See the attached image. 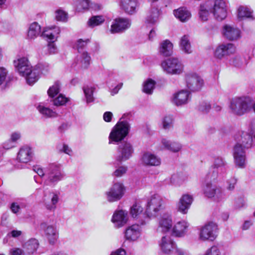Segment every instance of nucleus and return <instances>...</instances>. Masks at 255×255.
<instances>
[{
  "label": "nucleus",
  "mask_w": 255,
  "mask_h": 255,
  "mask_svg": "<svg viewBox=\"0 0 255 255\" xmlns=\"http://www.w3.org/2000/svg\"><path fill=\"white\" fill-rule=\"evenodd\" d=\"M73 6L78 12H84L89 9L90 0H74Z\"/></svg>",
  "instance_id": "nucleus-41"
},
{
  "label": "nucleus",
  "mask_w": 255,
  "mask_h": 255,
  "mask_svg": "<svg viewBox=\"0 0 255 255\" xmlns=\"http://www.w3.org/2000/svg\"><path fill=\"white\" fill-rule=\"evenodd\" d=\"M128 168L125 166H121L113 173V175L117 177H121L127 171Z\"/></svg>",
  "instance_id": "nucleus-56"
},
{
  "label": "nucleus",
  "mask_w": 255,
  "mask_h": 255,
  "mask_svg": "<svg viewBox=\"0 0 255 255\" xmlns=\"http://www.w3.org/2000/svg\"><path fill=\"white\" fill-rule=\"evenodd\" d=\"M189 223L184 220L177 222L172 228V234L176 237H183L187 234Z\"/></svg>",
  "instance_id": "nucleus-31"
},
{
  "label": "nucleus",
  "mask_w": 255,
  "mask_h": 255,
  "mask_svg": "<svg viewBox=\"0 0 255 255\" xmlns=\"http://www.w3.org/2000/svg\"><path fill=\"white\" fill-rule=\"evenodd\" d=\"M211 12L218 20H223L227 16V5L224 0H215Z\"/></svg>",
  "instance_id": "nucleus-14"
},
{
  "label": "nucleus",
  "mask_w": 255,
  "mask_h": 255,
  "mask_svg": "<svg viewBox=\"0 0 255 255\" xmlns=\"http://www.w3.org/2000/svg\"><path fill=\"white\" fill-rule=\"evenodd\" d=\"M33 170L34 172L37 173V174L41 177H43L45 176V178H46V171L45 168L43 169L39 166H35L33 167Z\"/></svg>",
  "instance_id": "nucleus-59"
},
{
  "label": "nucleus",
  "mask_w": 255,
  "mask_h": 255,
  "mask_svg": "<svg viewBox=\"0 0 255 255\" xmlns=\"http://www.w3.org/2000/svg\"><path fill=\"white\" fill-rule=\"evenodd\" d=\"M44 233L48 242L51 245H54L58 238V233L55 227L48 226L44 230Z\"/></svg>",
  "instance_id": "nucleus-33"
},
{
  "label": "nucleus",
  "mask_w": 255,
  "mask_h": 255,
  "mask_svg": "<svg viewBox=\"0 0 255 255\" xmlns=\"http://www.w3.org/2000/svg\"><path fill=\"white\" fill-rule=\"evenodd\" d=\"M252 105V100L248 97H235L230 102V109L232 114L242 116L251 110Z\"/></svg>",
  "instance_id": "nucleus-2"
},
{
  "label": "nucleus",
  "mask_w": 255,
  "mask_h": 255,
  "mask_svg": "<svg viewBox=\"0 0 255 255\" xmlns=\"http://www.w3.org/2000/svg\"><path fill=\"white\" fill-rule=\"evenodd\" d=\"M163 204L162 197L158 194H154L148 199L146 206V213L149 217H155L160 211Z\"/></svg>",
  "instance_id": "nucleus-6"
},
{
  "label": "nucleus",
  "mask_w": 255,
  "mask_h": 255,
  "mask_svg": "<svg viewBox=\"0 0 255 255\" xmlns=\"http://www.w3.org/2000/svg\"><path fill=\"white\" fill-rule=\"evenodd\" d=\"M222 34L229 41H237L241 37V30L233 25L226 24L223 26Z\"/></svg>",
  "instance_id": "nucleus-17"
},
{
  "label": "nucleus",
  "mask_w": 255,
  "mask_h": 255,
  "mask_svg": "<svg viewBox=\"0 0 255 255\" xmlns=\"http://www.w3.org/2000/svg\"><path fill=\"white\" fill-rule=\"evenodd\" d=\"M185 80L186 87L193 92L200 91L204 84L203 79L195 73H187L185 75Z\"/></svg>",
  "instance_id": "nucleus-11"
},
{
  "label": "nucleus",
  "mask_w": 255,
  "mask_h": 255,
  "mask_svg": "<svg viewBox=\"0 0 255 255\" xmlns=\"http://www.w3.org/2000/svg\"><path fill=\"white\" fill-rule=\"evenodd\" d=\"M161 143L166 149L173 152L179 151L182 147V145L178 142H172L166 139H162Z\"/></svg>",
  "instance_id": "nucleus-40"
},
{
  "label": "nucleus",
  "mask_w": 255,
  "mask_h": 255,
  "mask_svg": "<svg viewBox=\"0 0 255 255\" xmlns=\"http://www.w3.org/2000/svg\"><path fill=\"white\" fill-rule=\"evenodd\" d=\"M173 45L169 40H165L161 41L159 46V53L163 56L167 57L173 53Z\"/></svg>",
  "instance_id": "nucleus-32"
},
{
  "label": "nucleus",
  "mask_w": 255,
  "mask_h": 255,
  "mask_svg": "<svg viewBox=\"0 0 255 255\" xmlns=\"http://www.w3.org/2000/svg\"><path fill=\"white\" fill-rule=\"evenodd\" d=\"M60 83L59 82L57 81L51 86L48 91V94L50 97L53 98L57 95L60 92Z\"/></svg>",
  "instance_id": "nucleus-51"
},
{
  "label": "nucleus",
  "mask_w": 255,
  "mask_h": 255,
  "mask_svg": "<svg viewBox=\"0 0 255 255\" xmlns=\"http://www.w3.org/2000/svg\"><path fill=\"white\" fill-rule=\"evenodd\" d=\"M105 21V18L102 16L97 15L91 17L88 21L89 27L93 28L102 24Z\"/></svg>",
  "instance_id": "nucleus-48"
},
{
  "label": "nucleus",
  "mask_w": 255,
  "mask_h": 255,
  "mask_svg": "<svg viewBox=\"0 0 255 255\" xmlns=\"http://www.w3.org/2000/svg\"><path fill=\"white\" fill-rule=\"evenodd\" d=\"M159 15L160 11L158 8H151L146 18L145 23L151 25L155 24L158 21Z\"/></svg>",
  "instance_id": "nucleus-38"
},
{
  "label": "nucleus",
  "mask_w": 255,
  "mask_h": 255,
  "mask_svg": "<svg viewBox=\"0 0 255 255\" xmlns=\"http://www.w3.org/2000/svg\"><path fill=\"white\" fill-rule=\"evenodd\" d=\"M234 64L236 67H241L244 65L247 64L246 62H244L242 57L236 56L233 61Z\"/></svg>",
  "instance_id": "nucleus-62"
},
{
  "label": "nucleus",
  "mask_w": 255,
  "mask_h": 255,
  "mask_svg": "<svg viewBox=\"0 0 255 255\" xmlns=\"http://www.w3.org/2000/svg\"><path fill=\"white\" fill-rule=\"evenodd\" d=\"M253 10L247 6H240L237 10V17L242 19L244 18H251L253 20L255 19L254 16Z\"/></svg>",
  "instance_id": "nucleus-37"
},
{
  "label": "nucleus",
  "mask_w": 255,
  "mask_h": 255,
  "mask_svg": "<svg viewBox=\"0 0 255 255\" xmlns=\"http://www.w3.org/2000/svg\"><path fill=\"white\" fill-rule=\"evenodd\" d=\"M191 99L190 92L185 90H181L173 95L172 101L177 106L187 104Z\"/></svg>",
  "instance_id": "nucleus-22"
},
{
  "label": "nucleus",
  "mask_w": 255,
  "mask_h": 255,
  "mask_svg": "<svg viewBox=\"0 0 255 255\" xmlns=\"http://www.w3.org/2000/svg\"><path fill=\"white\" fill-rule=\"evenodd\" d=\"M60 33V29L58 26L47 27L42 31L41 36L49 42H55L59 37Z\"/></svg>",
  "instance_id": "nucleus-28"
},
{
  "label": "nucleus",
  "mask_w": 255,
  "mask_h": 255,
  "mask_svg": "<svg viewBox=\"0 0 255 255\" xmlns=\"http://www.w3.org/2000/svg\"><path fill=\"white\" fill-rule=\"evenodd\" d=\"M236 144H242L245 147L250 148L252 145L253 138L251 134L244 131H239L235 135Z\"/></svg>",
  "instance_id": "nucleus-24"
},
{
  "label": "nucleus",
  "mask_w": 255,
  "mask_h": 255,
  "mask_svg": "<svg viewBox=\"0 0 255 255\" xmlns=\"http://www.w3.org/2000/svg\"><path fill=\"white\" fill-rule=\"evenodd\" d=\"M188 179L187 176L184 173H179L173 174L170 179V183L175 186H180Z\"/></svg>",
  "instance_id": "nucleus-39"
},
{
  "label": "nucleus",
  "mask_w": 255,
  "mask_h": 255,
  "mask_svg": "<svg viewBox=\"0 0 255 255\" xmlns=\"http://www.w3.org/2000/svg\"><path fill=\"white\" fill-rule=\"evenodd\" d=\"M204 255H225V254L221 247L213 246L206 251Z\"/></svg>",
  "instance_id": "nucleus-49"
},
{
  "label": "nucleus",
  "mask_w": 255,
  "mask_h": 255,
  "mask_svg": "<svg viewBox=\"0 0 255 255\" xmlns=\"http://www.w3.org/2000/svg\"><path fill=\"white\" fill-rule=\"evenodd\" d=\"M13 64L16 69L21 75H25L30 71L31 66L26 57H19L13 61Z\"/></svg>",
  "instance_id": "nucleus-21"
},
{
  "label": "nucleus",
  "mask_w": 255,
  "mask_h": 255,
  "mask_svg": "<svg viewBox=\"0 0 255 255\" xmlns=\"http://www.w3.org/2000/svg\"><path fill=\"white\" fill-rule=\"evenodd\" d=\"M130 214L140 226L146 225L150 220L146 211L143 212V208L139 203H135L131 207Z\"/></svg>",
  "instance_id": "nucleus-12"
},
{
  "label": "nucleus",
  "mask_w": 255,
  "mask_h": 255,
  "mask_svg": "<svg viewBox=\"0 0 255 255\" xmlns=\"http://www.w3.org/2000/svg\"><path fill=\"white\" fill-rule=\"evenodd\" d=\"M172 225L173 222L171 215L165 213L158 219L156 231L159 233L165 234L171 230Z\"/></svg>",
  "instance_id": "nucleus-16"
},
{
  "label": "nucleus",
  "mask_w": 255,
  "mask_h": 255,
  "mask_svg": "<svg viewBox=\"0 0 255 255\" xmlns=\"http://www.w3.org/2000/svg\"><path fill=\"white\" fill-rule=\"evenodd\" d=\"M140 164L146 167L158 166L161 164V159L150 152H144L140 159Z\"/></svg>",
  "instance_id": "nucleus-19"
},
{
  "label": "nucleus",
  "mask_w": 255,
  "mask_h": 255,
  "mask_svg": "<svg viewBox=\"0 0 255 255\" xmlns=\"http://www.w3.org/2000/svg\"><path fill=\"white\" fill-rule=\"evenodd\" d=\"M180 46L183 51L187 54L192 52V49L189 38L188 35H185L181 37L180 41Z\"/></svg>",
  "instance_id": "nucleus-44"
},
{
  "label": "nucleus",
  "mask_w": 255,
  "mask_h": 255,
  "mask_svg": "<svg viewBox=\"0 0 255 255\" xmlns=\"http://www.w3.org/2000/svg\"><path fill=\"white\" fill-rule=\"evenodd\" d=\"M46 178L44 185L54 187L59 181L63 180L65 174L60 164L51 163L45 167Z\"/></svg>",
  "instance_id": "nucleus-1"
},
{
  "label": "nucleus",
  "mask_w": 255,
  "mask_h": 255,
  "mask_svg": "<svg viewBox=\"0 0 255 255\" xmlns=\"http://www.w3.org/2000/svg\"><path fill=\"white\" fill-rule=\"evenodd\" d=\"M226 164L225 159L221 156H215L213 158L212 164L210 168L209 176L211 178H216L220 172Z\"/></svg>",
  "instance_id": "nucleus-20"
},
{
  "label": "nucleus",
  "mask_w": 255,
  "mask_h": 255,
  "mask_svg": "<svg viewBox=\"0 0 255 255\" xmlns=\"http://www.w3.org/2000/svg\"><path fill=\"white\" fill-rule=\"evenodd\" d=\"M39 71L36 68H30V71L25 74V75H22L25 78L27 83L30 85H33L38 78Z\"/></svg>",
  "instance_id": "nucleus-42"
},
{
  "label": "nucleus",
  "mask_w": 255,
  "mask_h": 255,
  "mask_svg": "<svg viewBox=\"0 0 255 255\" xmlns=\"http://www.w3.org/2000/svg\"><path fill=\"white\" fill-rule=\"evenodd\" d=\"M36 109L40 114L45 118H56L58 116L55 111L46 107L44 103H39L36 106Z\"/></svg>",
  "instance_id": "nucleus-34"
},
{
  "label": "nucleus",
  "mask_w": 255,
  "mask_h": 255,
  "mask_svg": "<svg viewBox=\"0 0 255 255\" xmlns=\"http://www.w3.org/2000/svg\"><path fill=\"white\" fill-rule=\"evenodd\" d=\"M129 125L127 121H120L113 128L109 135V143L123 140L128 134Z\"/></svg>",
  "instance_id": "nucleus-4"
},
{
  "label": "nucleus",
  "mask_w": 255,
  "mask_h": 255,
  "mask_svg": "<svg viewBox=\"0 0 255 255\" xmlns=\"http://www.w3.org/2000/svg\"><path fill=\"white\" fill-rule=\"evenodd\" d=\"M15 146V144L9 138L1 144V147L4 149L8 150Z\"/></svg>",
  "instance_id": "nucleus-60"
},
{
  "label": "nucleus",
  "mask_w": 255,
  "mask_h": 255,
  "mask_svg": "<svg viewBox=\"0 0 255 255\" xmlns=\"http://www.w3.org/2000/svg\"><path fill=\"white\" fill-rule=\"evenodd\" d=\"M131 26L129 19L119 17L115 19L111 25L110 31L112 34L123 32L128 29Z\"/></svg>",
  "instance_id": "nucleus-15"
},
{
  "label": "nucleus",
  "mask_w": 255,
  "mask_h": 255,
  "mask_svg": "<svg viewBox=\"0 0 255 255\" xmlns=\"http://www.w3.org/2000/svg\"><path fill=\"white\" fill-rule=\"evenodd\" d=\"M138 223L129 226L125 231V236L126 240L130 241H136L141 235V230Z\"/></svg>",
  "instance_id": "nucleus-29"
},
{
  "label": "nucleus",
  "mask_w": 255,
  "mask_h": 255,
  "mask_svg": "<svg viewBox=\"0 0 255 255\" xmlns=\"http://www.w3.org/2000/svg\"><path fill=\"white\" fill-rule=\"evenodd\" d=\"M59 201V193L56 192H50L49 196H45L43 200L45 208L49 211L55 210Z\"/></svg>",
  "instance_id": "nucleus-26"
},
{
  "label": "nucleus",
  "mask_w": 255,
  "mask_h": 255,
  "mask_svg": "<svg viewBox=\"0 0 255 255\" xmlns=\"http://www.w3.org/2000/svg\"><path fill=\"white\" fill-rule=\"evenodd\" d=\"M60 151L71 155L72 153L71 149L66 144H64L62 147L59 149Z\"/></svg>",
  "instance_id": "nucleus-64"
},
{
  "label": "nucleus",
  "mask_w": 255,
  "mask_h": 255,
  "mask_svg": "<svg viewBox=\"0 0 255 255\" xmlns=\"http://www.w3.org/2000/svg\"><path fill=\"white\" fill-rule=\"evenodd\" d=\"M126 187L123 183L115 182L105 192L106 198L109 202L120 200L124 195Z\"/></svg>",
  "instance_id": "nucleus-7"
},
{
  "label": "nucleus",
  "mask_w": 255,
  "mask_h": 255,
  "mask_svg": "<svg viewBox=\"0 0 255 255\" xmlns=\"http://www.w3.org/2000/svg\"><path fill=\"white\" fill-rule=\"evenodd\" d=\"M209 8V7L207 2L200 5L199 15L200 18L202 21L207 20L210 14Z\"/></svg>",
  "instance_id": "nucleus-47"
},
{
  "label": "nucleus",
  "mask_w": 255,
  "mask_h": 255,
  "mask_svg": "<svg viewBox=\"0 0 255 255\" xmlns=\"http://www.w3.org/2000/svg\"><path fill=\"white\" fill-rule=\"evenodd\" d=\"M156 82L151 79H147L142 84V91L146 94L151 95L155 88Z\"/></svg>",
  "instance_id": "nucleus-46"
},
{
  "label": "nucleus",
  "mask_w": 255,
  "mask_h": 255,
  "mask_svg": "<svg viewBox=\"0 0 255 255\" xmlns=\"http://www.w3.org/2000/svg\"><path fill=\"white\" fill-rule=\"evenodd\" d=\"M236 51L235 45L232 43H222L219 44L214 51V57L221 60L234 54Z\"/></svg>",
  "instance_id": "nucleus-10"
},
{
  "label": "nucleus",
  "mask_w": 255,
  "mask_h": 255,
  "mask_svg": "<svg viewBox=\"0 0 255 255\" xmlns=\"http://www.w3.org/2000/svg\"><path fill=\"white\" fill-rule=\"evenodd\" d=\"M204 195L208 198L214 197L215 200L219 201L225 198V194L221 188L215 185L208 182L202 186Z\"/></svg>",
  "instance_id": "nucleus-13"
},
{
  "label": "nucleus",
  "mask_w": 255,
  "mask_h": 255,
  "mask_svg": "<svg viewBox=\"0 0 255 255\" xmlns=\"http://www.w3.org/2000/svg\"><path fill=\"white\" fill-rule=\"evenodd\" d=\"M175 16L181 22L188 21L191 17L190 11L185 7H181L173 11Z\"/></svg>",
  "instance_id": "nucleus-35"
},
{
  "label": "nucleus",
  "mask_w": 255,
  "mask_h": 255,
  "mask_svg": "<svg viewBox=\"0 0 255 255\" xmlns=\"http://www.w3.org/2000/svg\"><path fill=\"white\" fill-rule=\"evenodd\" d=\"M133 152V146L129 142H121L117 148L116 161L120 163L127 161L131 157Z\"/></svg>",
  "instance_id": "nucleus-8"
},
{
  "label": "nucleus",
  "mask_w": 255,
  "mask_h": 255,
  "mask_svg": "<svg viewBox=\"0 0 255 255\" xmlns=\"http://www.w3.org/2000/svg\"><path fill=\"white\" fill-rule=\"evenodd\" d=\"M120 6L126 13L133 14L136 12L139 2L138 0H121Z\"/></svg>",
  "instance_id": "nucleus-27"
},
{
  "label": "nucleus",
  "mask_w": 255,
  "mask_h": 255,
  "mask_svg": "<svg viewBox=\"0 0 255 255\" xmlns=\"http://www.w3.org/2000/svg\"><path fill=\"white\" fill-rule=\"evenodd\" d=\"M21 137V134L20 131H15L11 133L9 139L12 141L15 144Z\"/></svg>",
  "instance_id": "nucleus-57"
},
{
  "label": "nucleus",
  "mask_w": 255,
  "mask_h": 255,
  "mask_svg": "<svg viewBox=\"0 0 255 255\" xmlns=\"http://www.w3.org/2000/svg\"><path fill=\"white\" fill-rule=\"evenodd\" d=\"M248 148L239 144H235L234 146L233 155L236 167L240 168H244L246 167L247 163L246 150Z\"/></svg>",
  "instance_id": "nucleus-9"
},
{
  "label": "nucleus",
  "mask_w": 255,
  "mask_h": 255,
  "mask_svg": "<svg viewBox=\"0 0 255 255\" xmlns=\"http://www.w3.org/2000/svg\"><path fill=\"white\" fill-rule=\"evenodd\" d=\"M45 54H55L57 53V48L54 42H49L46 47Z\"/></svg>",
  "instance_id": "nucleus-55"
},
{
  "label": "nucleus",
  "mask_w": 255,
  "mask_h": 255,
  "mask_svg": "<svg viewBox=\"0 0 255 255\" xmlns=\"http://www.w3.org/2000/svg\"><path fill=\"white\" fill-rule=\"evenodd\" d=\"M218 227L214 222H209L202 226L199 231V240L202 242L213 241L217 236Z\"/></svg>",
  "instance_id": "nucleus-5"
},
{
  "label": "nucleus",
  "mask_w": 255,
  "mask_h": 255,
  "mask_svg": "<svg viewBox=\"0 0 255 255\" xmlns=\"http://www.w3.org/2000/svg\"><path fill=\"white\" fill-rule=\"evenodd\" d=\"M69 101V99L62 94H60L57 97L53 100V104L55 106L65 105Z\"/></svg>",
  "instance_id": "nucleus-52"
},
{
  "label": "nucleus",
  "mask_w": 255,
  "mask_h": 255,
  "mask_svg": "<svg viewBox=\"0 0 255 255\" xmlns=\"http://www.w3.org/2000/svg\"><path fill=\"white\" fill-rule=\"evenodd\" d=\"M91 57L87 52H83L77 57L76 66L80 69H86L90 65Z\"/></svg>",
  "instance_id": "nucleus-36"
},
{
  "label": "nucleus",
  "mask_w": 255,
  "mask_h": 255,
  "mask_svg": "<svg viewBox=\"0 0 255 255\" xmlns=\"http://www.w3.org/2000/svg\"><path fill=\"white\" fill-rule=\"evenodd\" d=\"M163 71L167 74L180 75L183 72L184 65L177 58L170 57L163 61L161 63Z\"/></svg>",
  "instance_id": "nucleus-3"
},
{
  "label": "nucleus",
  "mask_w": 255,
  "mask_h": 255,
  "mask_svg": "<svg viewBox=\"0 0 255 255\" xmlns=\"http://www.w3.org/2000/svg\"><path fill=\"white\" fill-rule=\"evenodd\" d=\"M38 246V241L35 239H31L25 243L24 248L28 254H32L36 251Z\"/></svg>",
  "instance_id": "nucleus-45"
},
{
  "label": "nucleus",
  "mask_w": 255,
  "mask_h": 255,
  "mask_svg": "<svg viewBox=\"0 0 255 255\" xmlns=\"http://www.w3.org/2000/svg\"><path fill=\"white\" fill-rule=\"evenodd\" d=\"M55 18L58 21H65L67 19V13L62 9H57L55 12Z\"/></svg>",
  "instance_id": "nucleus-54"
},
{
  "label": "nucleus",
  "mask_w": 255,
  "mask_h": 255,
  "mask_svg": "<svg viewBox=\"0 0 255 255\" xmlns=\"http://www.w3.org/2000/svg\"><path fill=\"white\" fill-rule=\"evenodd\" d=\"M237 181V179L234 177L229 179L227 181V189L229 190H233L235 188Z\"/></svg>",
  "instance_id": "nucleus-61"
},
{
  "label": "nucleus",
  "mask_w": 255,
  "mask_h": 255,
  "mask_svg": "<svg viewBox=\"0 0 255 255\" xmlns=\"http://www.w3.org/2000/svg\"><path fill=\"white\" fill-rule=\"evenodd\" d=\"M94 88L92 87L87 86L83 88V91L87 104L94 101Z\"/></svg>",
  "instance_id": "nucleus-50"
},
{
  "label": "nucleus",
  "mask_w": 255,
  "mask_h": 255,
  "mask_svg": "<svg viewBox=\"0 0 255 255\" xmlns=\"http://www.w3.org/2000/svg\"><path fill=\"white\" fill-rule=\"evenodd\" d=\"M199 110L203 112L207 113L211 109L210 104L207 102H201L199 107Z\"/></svg>",
  "instance_id": "nucleus-58"
},
{
  "label": "nucleus",
  "mask_w": 255,
  "mask_h": 255,
  "mask_svg": "<svg viewBox=\"0 0 255 255\" xmlns=\"http://www.w3.org/2000/svg\"><path fill=\"white\" fill-rule=\"evenodd\" d=\"M32 150L28 146L21 147L17 154V160L20 162L24 163L30 162L32 160Z\"/></svg>",
  "instance_id": "nucleus-30"
},
{
  "label": "nucleus",
  "mask_w": 255,
  "mask_h": 255,
  "mask_svg": "<svg viewBox=\"0 0 255 255\" xmlns=\"http://www.w3.org/2000/svg\"><path fill=\"white\" fill-rule=\"evenodd\" d=\"M158 246L161 252L165 255H171L176 247L175 242L169 236H163L158 242Z\"/></svg>",
  "instance_id": "nucleus-18"
},
{
  "label": "nucleus",
  "mask_w": 255,
  "mask_h": 255,
  "mask_svg": "<svg viewBox=\"0 0 255 255\" xmlns=\"http://www.w3.org/2000/svg\"><path fill=\"white\" fill-rule=\"evenodd\" d=\"M40 32V26L36 22H33L29 26L27 32V37L29 39H34L39 35Z\"/></svg>",
  "instance_id": "nucleus-43"
},
{
  "label": "nucleus",
  "mask_w": 255,
  "mask_h": 255,
  "mask_svg": "<svg viewBox=\"0 0 255 255\" xmlns=\"http://www.w3.org/2000/svg\"><path fill=\"white\" fill-rule=\"evenodd\" d=\"M89 42L88 39H86L85 40H83L81 39H79L76 44V47L78 50H79L80 49H82L84 48Z\"/></svg>",
  "instance_id": "nucleus-63"
},
{
  "label": "nucleus",
  "mask_w": 255,
  "mask_h": 255,
  "mask_svg": "<svg viewBox=\"0 0 255 255\" xmlns=\"http://www.w3.org/2000/svg\"><path fill=\"white\" fill-rule=\"evenodd\" d=\"M162 127L164 129H169L172 127L173 119L170 116L164 117L162 121Z\"/></svg>",
  "instance_id": "nucleus-53"
},
{
  "label": "nucleus",
  "mask_w": 255,
  "mask_h": 255,
  "mask_svg": "<svg viewBox=\"0 0 255 255\" xmlns=\"http://www.w3.org/2000/svg\"><path fill=\"white\" fill-rule=\"evenodd\" d=\"M193 201L192 195L189 194L182 195L177 204V211L183 214H187Z\"/></svg>",
  "instance_id": "nucleus-25"
},
{
  "label": "nucleus",
  "mask_w": 255,
  "mask_h": 255,
  "mask_svg": "<svg viewBox=\"0 0 255 255\" xmlns=\"http://www.w3.org/2000/svg\"><path fill=\"white\" fill-rule=\"evenodd\" d=\"M128 221V212L122 210L115 211L111 219L114 227L117 228L123 227L127 224Z\"/></svg>",
  "instance_id": "nucleus-23"
}]
</instances>
